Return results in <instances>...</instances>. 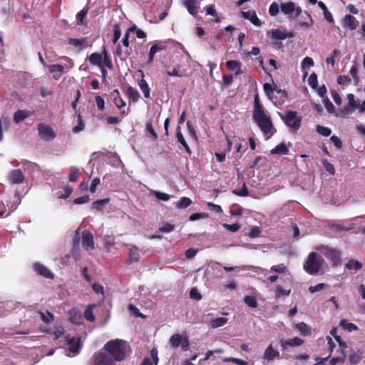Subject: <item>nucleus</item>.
<instances>
[{"instance_id":"nucleus-1","label":"nucleus","mask_w":365,"mask_h":365,"mask_svg":"<svg viewBox=\"0 0 365 365\" xmlns=\"http://www.w3.org/2000/svg\"><path fill=\"white\" fill-rule=\"evenodd\" d=\"M253 118L261 130L264 134L273 135L275 130L269 116L265 113L262 105L259 103L258 96L255 97V107L253 110Z\"/></svg>"},{"instance_id":"nucleus-2","label":"nucleus","mask_w":365,"mask_h":365,"mask_svg":"<svg viewBox=\"0 0 365 365\" xmlns=\"http://www.w3.org/2000/svg\"><path fill=\"white\" fill-rule=\"evenodd\" d=\"M128 348L126 341L118 339L110 340L103 346V349L116 361H121L126 358Z\"/></svg>"},{"instance_id":"nucleus-3","label":"nucleus","mask_w":365,"mask_h":365,"mask_svg":"<svg viewBox=\"0 0 365 365\" xmlns=\"http://www.w3.org/2000/svg\"><path fill=\"white\" fill-rule=\"evenodd\" d=\"M323 262L322 257L317 252H312L309 253L304 264V269L307 273L314 274L319 271Z\"/></svg>"},{"instance_id":"nucleus-4","label":"nucleus","mask_w":365,"mask_h":365,"mask_svg":"<svg viewBox=\"0 0 365 365\" xmlns=\"http://www.w3.org/2000/svg\"><path fill=\"white\" fill-rule=\"evenodd\" d=\"M284 123L292 130L297 131L301 126L302 117L296 111H289L285 115L279 113Z\"/></svg>"},{"instance_id":"nucleus-5","label":"nucleus","mask_w":365,"mask_h":365,"mask_svg":"<svg viewBox=\"0 0 365 365\" xmlns=\"http://www.w3.org/2000/svg\"><path fill=\"white\" fill-rule=\"evenodd\" d=\"M281 11L289 19H297L302 13V9L297 6L294 2H287L281 4Z\"/></svg>"},{"instance_id":"nucleus-6","label":"nucleus","mask_w":365,"mask_h":365,"mask_svg":"<svg viewBox=\"0 0 365 365\" xmlns=\"http://www.w3.org/2000/svg\"><path fill=\"white\" fill-rule=\"evenodd\" d=\"M38 132L44 140L49 141L55 138L56 133L53 128L45 123H40L37 128Z\"/></svg>"},{"instance_id":"nucleus-7","label":"nucleus","mask_w":365,"mask_h":365,"mask_svg":"<svg viewBox=\"0 0 365 365\" xmlns=\"http://www.w3.org/2000/svg\"><path fill=\"white\" fill-rule=\"evenodd\" d=\"M68 351L66 355L68 356H74L77 355L81 350V339L80 338H67Z\"/></svg>"},{"instance_id":"nucleus-8","label":"nucleus","mask_w":365,"mask_h":365,"mask_svg":"<svg viewBox=\"0 0 365 365\" xmlns=\"http://www.w3.org/2000/svg\"><path fill=\"white\" fill-rule=\"evenodd\" d=\"M92 365H115L113 359L102 352H97L93 356Z\"/></svg>"},{"instance_id":"nucleus-9","label":"nucleus","mask_w":365,"mask_h":365,"mask_svg":"<svg viewBox=\"0 0 365 365\" xmlns=\"http://www.w3.org/2000/svg\"><path fill=\"white\" fill-rule=\"evenodd\" d=\"M81 244L82 247L86 251L93 250L95 247L93 235L88 230H84L81 233Z\"/></svg>"},{"instance_id":"nucleus-10","label":"nucleus","mask_w":365,"mask_h":365,"mask_svg":"<svg viewBox=\"0 0 365 365\" xmlns=\"http://www.w3.org/2000/svg\"><path fill=\"white\" fill-rule=\"evenodd\" d=\"M317 250L324 254L327 258L330 259L334 264H336L339 261L340 255L337 250L324 245L319 247Z\"/></svg>"},{"instance_id":"nucleus-11","label":"nucleus","mask_w":365,"mask_h":365,"mask_svg":"<svg viewBox=\"0 0 365 365\" xmlns=\"http://www.w3.org/2000/svg\"><path fill=\"white\" fill-rule=\"evenodd\" d=\"M24 175L19 169L12 170L9 172L8 180L11 184H21L24 181Z\"/></svg>"},{"instance_id":"nucleus-12","label":"nucleus","mask_w":365,"mask_h":365,"mask_svg":"<svg viewBox=\"0 0 365 365\" xmlns=\"http://www.w3.org/2000/svg\"><path fill=\"white\" fill-rule=\"evenodd\" d=\"M304 344V340L299 337H294L287 340H281L280 344L283 349H286L287 346H299Z\"/></svg>"},{"instance_id":"nucleus-13","label":"nucleus","mask_w":365,"mask_h":365,"mask_svg":"<svg viewBox=\"0 0 365 365\" xmlns=\"http://www.w3.org/2000/svg\"><path fill=\"white\" fill-rule=\"evenodd\" d=\"M263 358L268 361H271L274 359H279L280 354L278 351L273 348L272 344H269L264 352Z\"/></svg>"},{"instance_id":"nucleus-14","label":"nucleus","mask_w":365,"mask_h":365,"mask_svg":"<svg viewBox=\"0 0 365 365\" xmlns=\"http://www.w3.org/2000/svg\"><path fill=\"white\" fill-rule=\"evenodd\" d=\"M342 24L344 27L349 30H354L359 25L357 19L351 15H346L343 19Z\"/></svg>"},{"instance_id":"nucleus-15","label":"nucleus","mask_w":365,"mask_h":365,"mask_svg":"<svg viewBox=\"0 0 365 365\" xmlns=\"http://www.w3.org/2000/svg\"><path fill=\"white\" fill-rule=\"evenodd\" d=\"M271 36L273 39L284 40L287 37H293L292 33L287 34L286 31L279 29H272L268 32V35Z\"/></svg>"},{"instance_id":"nucleus-16","label":"nucleus","mask_w":365,"mask_h":365,"mask_svg":"<svg viewBox=\"0 0 365 365\" xmlns=\"http://www.w3.org/2000/svg\"><path fill=\"white\" fill-rule=\"evenodd\" d=\"M48 71L53 74V78L55 80H58L64 73V66L60 64H53L48 66Z\"/></svg>"},{"instance_id":"nucleus-17","label":"nucleus","mask_w":365,"mask_h":365,"mask_svg":"<svg viewBox=\"0 0 365 365\" xmlns=\"http://www.w3.org/2000/svg\"><path fill=\"white\" fill-rule=\"evenodd\" d=\"M34 270L39 274L46 278L52 279L53 278V274L52 272L45 266L36 263L34 265Z\"/></svg>"},{"instance_id":"nucleus-18","label":"nucleus","mask_w":365,"mask_h":365,"mask_svg":"<svg viewBox=\"0 0 365 365\" xmlns=\"http://www.w3.org/2000/svg\"><path fill=\"white\" fill-rule=\"evenodd\" d=\"M140 257V252L136 246H132L130 249L129 257L126 260V264H130L139 261Z\"/></svg>"},{"instance_id":"nucleus-19","label":"nucleus","mask_w":365,"mask_h":365,"mask_svg":"<svg viewBox=\"0 0 365 365\" xmlns=\"http://www.w3.org/2000/svg\"><path fill=\"white\" fill-rule=\"evenodd\" d=\"M69 320L71 322L80 324L82 323L81 312L78 309L74 308L69 312Z\"/></svg>"},{"instance_id":"nucleus-20","label":"nucleus","mask_w":365,"mask_h":365,"mask_svg":"<svg viewBox=\"0 0 365 365\" xmlns=\"http://www.w3.org/2000/svg\"><path fill=\"white\" fill-rule=\"evenodd\" d=\"M227 68L235 71L236 74H242V71L241 70L242 63L239 61L230 60L226 62Z\"/></svg>"},{"instance_id":"nucleus-21","label":"nucleus","mask_w":365,"mask_h":365,"mask_svg":"<svg viewBox=\"0 0 365 365\" xmlns=\"http://www.w3.org/2000/svg\"><path fill=\"white\" fill-rule=\"evenodd\" d=\"M165 48V46H163L162 43H155L153 45L150 47L148 53V63H151L153 61L155 54L160 51L164 50Z\"/></svg>"},{"instance_id":"nucleus-22","label":"nucleus","mask_w":365,"mask_h":365,"mask_svg":"<svg viewBox=\"0 0 365 365\" xmlns=\"http://www.w3.org/2000/svg\"><path fill=\"white\" fill-rule=\"evenodd\" d=\"M346 98L349 101V106L345 107L344 110L347 113H349L358 108L359 103L356 101L355 96L352 93L348 94Z\"/></svg>"},{"instance_id":"nucleus-23","label":"nucleus","mask_w":365,"mask_h":365,"mask_svg":"<svg viewBox=\"0 0 365 365\" xmlns=\"http://www.w3.org/2000/svg\"><path fill=\"white\" fill-rule=\"evenodd\" d=\"M150 358H145L141 365H157L158 363V351L156 349H153L150 351Z\"/></svg>"},{"instance_id":"nucleus-24","label":"nucleus","mask_w":365,"mask_h":365,"mask_svg":"<svg viewBox=\"0 0 365 365\" xmlns=\"http://www.w3.org/2000/svg\"><path fill=\"white\" fill-rule=\"evenodd\" d=\"M242 15L245 19H249L254 25L257 26L261 25L260 21L255 12L250 11H243Z\"/></svg>"},{"instance_id":"nucleus-25","label":"nucleus","mask_w":365,"mask_h":365,"mask_svg":"<svg viewBox=\"0 0 365 365\" xmlns=\"http://www.w3.org/2000/svg\"><path fill=\"white\" fill-rule=\"evenodd\" d=\"M296 328L303 336H310L312 334V327L304 322L296 324Z\"/></svg>"},{"instance_id":"nucleus-26","label":"nucleus","mask_w":365,"mask_h":365,"mask_svg":"<svg viewBox=\"0 0 365 365\" xmlns=\"http://www.w3.org/2000/svg\"><path fill=\"white\" fill-rule=\"evenodd\" d=\"M109 201V198L96 200L91 204V209L101 211L108 204Z\"/></svg>"},{"instance_id":"nucleus-27","label":"nucleus","mask_w":365,"mask_h":365,"mask_svg":"<svg viewBox=\"0 0 365 365\" xmlns=\"http://www.w3.org/2000/svg\"><path fill=\"white\" fill-rule=\"evenodd\" d=\"M111 95L112 97L113 98L114 103L118 108H120L125 106V101L122 99L121 96H120V93L117 89H115L112 92Z\"/></svg>"},{"instance_id":"nucleus-28","label":"nucleus","mask_w":365,"mask_h":365,"mask_svg":"<svg viewBox=\"0 0 365 365\" xmlns=\"http://www.w3.org/2000/svg\"><path fill=\"white\" fill-rule=\"evenodd\" d=\"M29 116V112L24 110H19L14 113V120L15 123H19L23 121L25 118Z\"/></svg>"},{"instance_id":"nucleus-29","label":"nucleus","mask_w":365,"mask_h":365,"mask_svg":"<svg viewBox=\"0 0 365 365\" xmlns=\"http://www.w3.org/2000/svg\"><path fill=\"white\" fill-rule=\"evenodd\" d=\"M176 136H177V139H178V142L185 148V149L187 151V153L188 154H190L191 153V150H190V147L188 146L185 139L184 138L182 133L180 131V126H178L177 128Z\"/></svg>"},{"instance_id":"nucleus-30","label":"nucleus","mask_w":365,"mask_h":365,"mask_svg":"<svg viewBox=\"0 0 365 365\" xmlns=\"http://www.w3.org/2000/svg\"><path fill=\"white\" fill-rule=\"evenodd\" d=\"M288 153V148L286 145L283 143L277 145L275 148H274L271 150V154L272 155H286Z\"/></svg>"},{"instance_id":"nucleus-31","label":"nucleus","mask_w":365,"mask_h":365,"mask_svg":"<svg viewBox=\"0 0 365 365\" xmlns=\"http://www.w3.org/2000/svg\"><path fill=\"white\" fill-rule=\"evenodd\" d=\"M89 62L93 65H96L98 66H101L103 65V56L100 53H93L89 56Z\"/></svg>"},{"instance_id":"nucleus-32","label":"nucleus","mask_w":365,"mask_h":365,"mask_svg":"<svg viewBox=\"0 0 365 365\" xmlns=\"http://www.w3.org/2000/svg\"><path fill=\"white\" fill-rule=\"evenodd\" d=\"M345 268L349 270H359L362 268V263L354 259H350L345 264Z\"/></svg>"},{"instance_id":"nucleus-33","label":"nucleus","mask_w":365,"mask_h":365,"mask_svg":"<svg viewBox=\"0 0 365 365\" xmlns=\"http://www.w3.org/2000/svg\"><path fill=\"white\" fill-rule=\"evenodd\" d=\"M185 6L188 12L192 16H196L197 14V6L195 0H186Z\"/></svg>"},{"instance_id":"nucleus-34","label":"nucleus","mask_w":365,"mask_h":365,"mask_svg":"<svg viewBox=\"0 0 365 365\" xmlns=\"http://www.w3.org/2000/svg\"><path fill=\"white\" fill-rule=\"evenodd\" d=\"M138 86L140 88V90L142 91V92L143 93V95H144V97L145 98H150V89L148 86V84L147 83V82L145 81V80H144L143 78H142L139 82H138Z\"/></svg>"},{"instance_id":"nucleus-35","label":"nucleus","mask_w":365,"mask_h":365,"mask_svg":"<svg viewBox=\"0 0 365 365\" xmlns=\"http://www.w3.org/2000/svg\"><path fill=\"white\" fill-rule=\"evenodd\" d=\"M192 204V200L187 197H181L178 202H175V207L178 209L187 208Z\"/></svg>"},{"instance_id":"nucleus-36","label":"nucleus","mask_w":365,"mask_h":365,"mask_svg":"<svg viewBox=\"0 0 365 365\" xmlns=\"http://www.w3.org/2000/svg\"><path fill=\"white\" fill-rule=\"evenodd\" d=\"M16 209V206L12 205V206L7 209L2 202H0V217L8 216L12 212H14Z\"/></svg>"},{"instance_id":"nucleus-37","label":"nucleus","mask_w":365,"mask_h":365,"mask_svg":"<svg viewBox=\"0 0 365 365\" xmlns=\"http://www.w3.org/2000/svg\"><path fill=\"white\" fill-rule=\"evenodd\" d=\"M95 307L96 305L94 304L88 305L84 312V317L88 322H92L95 320V316L93 312V309Z\"/></svg>"},{"instance_id":"nucleus-38","label":"nucleus","mask_w":365,"mask_h":365,"mask_svg":"<svg viewBox=\"0 0 365 365\" xmlns=\"http://www.w3.org/2000/svg\"><path fill=\"white\" fill-rule=\"evenodd\" d=\"M339 325L344 329H347L349 331H353L357 330L358 327L353 323L349 322L346 319H341L339 322Z\"/></svg>"},{"instance_id":"nucleus-39","label":"nucleus","mask_w":365,"mask_h":365,"mask_svg":"<svg viewBox=\"0 0 365 365\" xmlns=\"http://www.w3.org/2000/svg\"><path fill=\"white\" fill-rule=\"evenodd\" d=\"M245 303L250 308L255 309L257 307V301L254 295L246 296L244 298Z\"/></svg>"},{"instance_id":"nucleus-40","label":"nucleus","mask_w":365,"mask_h":365,"mask_svg":"<svg viewBox=\"0 0 365 365\" xmlns=\"http://www.w3.org/2000/svg\"><path fill=\"white\" fill-rule=\"evenodd\" d=\"M79 176V169L76 167L72 166L70 168L68 174V180L70 182H76L78 180Z\"/></svg>"},{"instance_id":"nucleus-41","label":"nucleus","mask_w":365,"mask_h":365,"mask_svg":"<svg viewBox=\"0 0 365 365\" xmlns=\"http://www.w3.org/2000/svg\"><path fill=\"white\" fill-rule=\"evenodd\" d=\"M182 338L181 336V335L178 334H175L173 335H172V336L170 337V345L176 349L178 347H179V346L180 345L181 342H182Z\"/></svg>"},{"instance_id":"nucleus-42","label":"nucleus","mask_w":365,"mask_h":365,"mask_svg":"<svg viewBox=\"0 0 365 365\" xmlns=\"http://www.w3.org/2000/svg\"><path fill=\"white\" fill-rule=\"evenodd\" d=\"M227 322V319L225 317L216 318L211 321L212 328H217L224 326Z\"/></svg>"},{"instance_id":"nucleus-43","label":"nucleus","mask_w":365,"mask_h":365,"mask_svg":"<svg viewBox=\"0 0 365 365\" xmlns=\"http://www.w3.org/2000/svg\"><path fill=\"white\" fill-rule=\"evenodd\" d=\"M127 94L129 98L132 100L133 102L137 101L140 96L137 90L132 87H128L127 88Z\"/></svg>"},{"instance_id":"nucleus-44","label":"nucleus","mask_w":365,"mask_h":365,"mask_svg":"<svg viewBox=\"0 0 365 365\" xmlns=\"http://www.w3.org/2000/svg\"><path fill=\"white\" fill-rule=\"evenodd\" d=\"M291 293V289H284L281 285H277L275 288V294L277 297L284 296H289Z\"/></svg>"},{"instance_id":"nucleus-45","label":"nucleus","mask_w":365,"mask_h":365,"mask_svg":"<svg viewBox=\"0 0 365 365\" xmlns=\"http://www.w3.org/2000/svg\"><path fill=\"white\" fill-rule=\"evenodd\" d=\"M224 362H232L237 365H248V362L241 359L234 357H226L223 359Z\"/></svg>"},{"instance_id":"nucleus-46","label":"nucleus","mask_w":365,"mask_h":365,"mask_svg":"<svg viewBox=\"0 0 365 365\" xmlns=\"http://www.w3.org/2000/svg\"><path fill=\"white\" fill-rule=\"evenodd\" d=\"M88 13V9H82L81 11H79L76 16V23L78 25H83L84 24V19L86 18V16Z\"/></svg>"},{"instance_id":"nucleus-47","label":"nucleus","mask_w":365,"mask_h":365,"mask_svg":"<svg viewBox=\"0 0 365 365\" xmlns=\"http://www.w3.org/2000/svg\"><path fill=\"white\" fill-rule=\"evenodd\" d=\"M121 35V29L120 26L118 24H115L113 26V43L115 44L118 42Z\"/></svg>"},{"instance_id":"nucleus-48","label":"nucleus","mask_w":365,"mask_h":365,"mask_svg":"<svg viewBox=\"0 0 365 365\" xmlns=\"http://www.w3.org/2000/svg\"><path fill=\"white\" fill-rule=\"evenodd\" d=\"M331 228L334 231L349 230L351 229V227L346 226L341 222H334L331 225Z\"/></svg>"},{"instance_id":"nucleus-49","label":"nucleus","mask_w":365,"mask_h":365,"mask_svg":"<svg viewBox=\"0 0 365 365\" xmlns=\"http://www.w3.org/2000/svg\"><path fill=\"white\" fill-rule=\"evenodd\" d=\"M145 128L146 131L149 133L148 136L150 138H152L153 139H156L158 138V135L155 131L150 120L147 122Z\"/></svg>"},{"instance_id":"nucleus-50","label":"nucleus","mask_w":365,"mask_h":365,"mask_svg":"<svg viewBox=\"0 0 365 365\" xmlns=\"http://www.w3.org/2000/svg\"><path fill=\"white\" fill-rule=\"evenodd\" d=\"M317 132L323 136H329L331 133L330 128L322 125H317L316 128Z\"/></svg>"},{"instance_id":"nucleus-51","label":"nucleus","mask_w":365,"mask_h":365,"mask_svg":"<svg viewBox=\"0 0 365 365\" xmlns=\"http://www.w3.org/2000/svg\"><path fill=\"white\" fill-rule=\"evenodd\" d=\"M314 66V61L310 57H305L301 64L302 70L304 71L306 68H310Z\"/></svg>"},{"instance_id":"nucleus-52","label":"nucleus","mask_w":365,"mask_h":365,"mask_svg":"<svg viewBox=\"0 0 365 365\" xmlns=\"http://www.w3.org/2000/svg\"><path fill=\"white\" fill-rule=\"evenodd\" d=\"M322 165H323L324 169L326 170V171L328 172L329 174H331V175L335 174V168H334V165L329 163L327 161V160H323Z\"/></svg>"},{"instance_id":"nucleus-53","label":"nucleus","mask_w":365,"mask_h":365,"mask_svg":"<svg viewBox=\"0 0 365 365\" xmlns=\"http://www.w3.org/2000/svg\"><path fill=\"white\" fill-rule=\"evenodd\" d=\"M9 125V120L7 118H0V141L3 138V128H7Z\"/></svg>"},{"instance_id":"nucleus-54","label":"nucleus","mask_w":365,"mask_h":365,"mask_svg":"<svg viewBox=\"0 0 365 365\" xmlns=\"http://www.w3.org/2000/svg\"><path fill=\"white\" fill-rule=\"evenodd\" d=\"M308 84L312 88H316L318 85L317 76L316 73H312L308 78Z\"/></svg>"},{"instance_id":"nucleus-55","label":"nucleus","mask_w":365,"mask_h":365,"mask_svg":"<svg viewBox=\"0 0 365 365\" xmlns=\"http://www.w3.org/2000/svg\"><path fill=\"white\" fill-rule=\"evenodd\" d=\"M287 270V267L284 264H280L278 265H274L271 267V271L277 272V273H284Z\"/></svg>"},{"instance_id":"nucleus-56","label":"nucleus","mask_w":365,"mask_h":365,"mask_svg":"<svg viewBox=\"0 0 365 365\" xmlns=\"http://www.w3.org/2000/svg\"><path fill=\"white\" fill-rule=\"evenodd\" d=\"M339 53H340V51L338 49H334L332 51L331 55L329 57L327 58V59H326L327 63L331 64L332 66H334L335 64V57L337 55H339Z\"/></svg>"},{"instance_id":"nucleus-57","label":"nucleus","mask_w":365,"mask_h":365,"mask_svg":"<svg viewBox=\"0 0 365 365\" xmlns=\"http://www.w3.org/2000/svg\"><path fill=\"white\" fill-rule=\"evenodd\" d=\"M153 195L158 200H160L168 201L170 199V195L168 194L160 191H154Z\"/></svg>"},{"instance_id":"nucleus-58","label":"nucleus","mask_w":365,"mask_h":365,"mask_svg":"<svg viewBox=\"0 0 365 365\" xmlns=\"http://www.w3.org/2000/svg\"><path fill=\"white\" fill-rule=\"evenodd\" d=\"M103 65L109 68H112V61L105 48L103 50Z\"/></svg>"},{"instance_id":"nucleus-59","label":"nucleus","mask_w":365,"mask_h":365,"mask_svg":"<svg viewBox=\"0 0 365 365\" xmlns=\"http://www.w3.org/2000/svg\"><path fill=\"white\" fill-rule=\"evenodd\" d=\"M208 217V214L206 212H201V213H194L190 215L189 220L190 221H195L200 219L202 218H207Z\"/></svg>"},{"instance_id":"nucleus-60","label":"nucleus","mask_w":365,"mask_h":365,"mask_svg":"<svg viewBox=\"0 0 365 365\" xmlns=\"http://www.w3.org/2000/svg\"><path fill=\"white\" fill-rule=\"evenodd\" d=\"M222 226L227 229L228 231L235 232L240 230V225L237 223L229 225V224H223Z\"/></svg>"},{"instance_id":"nucleus-61","label":"nucleus","mask_w":365,"mask_h":365,"mask_svg":"<svg viewBox=\"0 0 365 365\" xmlns=\"http://www.w3.org/2000/svg\"><path fill=\"white\" fill-rule=\"evenodd\" d=\"M351 82V78L347 76H339L337 78V83L339 85H348Z\"/></svg>"},{"instance_id":"nucleus-62","label":"nucleus","mask_w":365,"mask_h":365,"mask_svg":"<svg viewBox=\"0 0 365 365\" xmlns=\"http://www.w3.org/2000/svg\"><path fill=\"white\" fill-rule=\"evenodd\" d=\"M269 13L271 16H274L279 13V5L276 2H273L269 8Z\"/></svg>"},{"instance_id":"nucleus-63","label":"nucleus","mask_w":365,"mask_h":365,"mask_svg":"<svg viewBox=\"0 0 365 365\" xmlns=\"http://www.w3.org/2000/svg\"><path fill=\"white\" fill-rule=\"evenodd\" d=\"M41 318L42 321H43L46 323H49L50 322L53 320V314L49 312H46V313L41 312Z\"/></svg>"},{"instance_id":"nucleus-64","label":"nucleus","mask_w":365,"mask_h":365,"mask_svg":"<svg viewBox=\"0 0 365 365\" xmlns=\"http://www.w3.org/2000/svg\"><path fill=\"white\" fill-rule=\"evenodd\" d=\"M324 106L327 108V111L329 113H332L334 112V106L332 103L328 99L327 97L324 100Z\"/></svg>"}]
</instances>
